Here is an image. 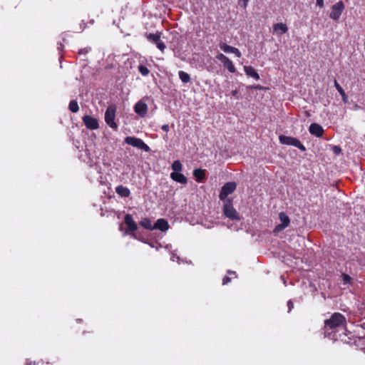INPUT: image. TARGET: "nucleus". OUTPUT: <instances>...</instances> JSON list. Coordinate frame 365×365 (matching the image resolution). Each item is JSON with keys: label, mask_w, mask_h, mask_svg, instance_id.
I'll use <instances>...</instances> for the list:
<instances>
[{"label": "nucleus", "mask_w": 365, "mask_h": 365, "mask_svg": "<svg viewBox=\"0 0 365 365\" xmlns=\"http://www.w3.org/2000/svg\"><path fill=\"white\" fill-rule=\"evenodd\" d=\"M346 324V318L341 313H334L331 315L330 319L325 321L326 331L328 329L334 330V329L341 326L344 327Z\"/></svg>", "instance_id": "nucleus-1"}, {"label": "nucleus", "mask_w": 365, "mask_h": 365, "mask_svg": "<svg viewBox=\"0 0 365 365\" xmlns=\"http://www.w3.org/2000/svg\"><path fill=\"white\" fill-rule=\"evenodd\" d=\"M280 143L283 145H292L302 151H305V146L296 138L281 135L279 137Z\"/></svg>", "instance_id": "nucleus-2"}, {"label": "nucleus", "mask_w": 365, "mask_h": 365, "mask_svg": "<svg viewBox=\"0 0 365 365\" xmlns=\"http://www.w3.org/2000/svg\"><path fill=\"white\" fill-rule=\"evenodd\" d=\"M224 215L232 220H240V217L236 210L234 208L232 202V200H226L224 202V207H223Z\"/></svg>", "instance_id": "nucleus-3"}, {"label": "nucleus", "mask_w": 365, "mask_h": 365, "mask_svg": "<svg viewBox=\"0 0 365 365\" xmlns=\"http://www.w3.org/2000/svg\"><path fill=\"white\" fill-rule=\"evenodd\" d=\"M116 108L115 106H109L105 113V121L113 129L117 130L118 125L115 122Z\"/></svg>", "instance_id": "nucleus-4"}, {"label": "nucleus", "mask_w": 365, "mask_h": 365, "mask_svg": "<svg viewBox=\"0 0 365 365\" xmlns=\"http://www.w3.org/2000/svg\"><path fill=\"white\" fill-rule=\"evenodd\" d=\"M125 143L132 145L135 148L141 149L145 152L150 151L149 146L145 144L140 138L133 137V136H128L125 138Z\"/></svg>", "instance_id": "nucleus-5"}, {"label": "nucleus", "mask_w": 365, "mask_h": 365, "mask_svg": "<svg viewBox=\"0 0 365 365\" xmlns=\"http://www.w3.org/2000/svg\"><path fill=\"white\" fill-rule=\"evenodd\" d=\"M237 184L235 182H226L221 188L219 198L224 202L226 200H229L227 196L232 194L236 189Z\"/></svg>", "instance_id": "nucleus-6"}, {"label": "nucleus", "mask_w": 365, "mask_h": 365, "mask_svg": "<svg viewBox=\"0 0 365 365\" xmlns=\"http://www.w3.org/2000/svg\"><path fill=\"white\" fill-rule=\"evenodd\" d=\"M345 8L342 1H339L332 5L331 11L329 14V18L334 21H338Z\"/></svg>", "instance_id": "nucleus-7"}, {"label": "nucleus", "mask_w": 365, "mask_h": 365, "mask_svg": "<svg viewBox=\"0 0 365 365\" xmlns=\"http://www.w3.org/2000/svg\"><path fill=\"white\" fill-rule=\"evenodd\" d=\"M279 219L281 221L279 225H277L274 229V232H279L287 227L290 223V219L289 216L284 212H281L279 214Z\"/></svg>", "instance_id": "nucleus-8"}, {"label": "nucleus", "mask_w": 365, "mask_h": 365, "mask_svg": "<svg viewBox=\"0 0 365 365\" xmlns=\"http://www.w3.org/2000/svg\"><path fill=\"white\" fill-rule=\"evenodd\" d=\"M216 58L220 61H221L224 67L226 68L230 73H235L236 71V68L232 61L225 55H224L223 53H218L216 56Z\"/></svg>", "instance_id": "nucleus-9"}, {"label": "nucleus", "mask_w": 365, "mask_h": 365, "mask_svg": "<svg viewBox=\"0 0 365 365\" xmlns=\"http://www.w3.org/2000/svg\"><path fill=\"white\" fill-rule=\"evenodd\" d=\"M144 99L145 98H143L138 101L133 107L135 113L141 118H144L147 115L148 109V105L144 101Z\"/></svg>", "instance_id": "nucleus-10"}, {"label": "nucleus", "mask_w": 365, "mask_h": 365, "mask_svg": "<svg viewBox=\"0 0 365 365\" xmlns=\"http://www.w3.org/2000/svg\"><path fill=\"white\" fill-rule=\"evenodd\" d=\"M147 38L153 43L155 44L159 50L162 52L164 51L166 46L160 39V34H149L147 35Z\"/></svg>", "instance_id": "nucleus-11"}, {"label": "nucleus", "mask_w": 365, "mask_h": 365, "mask_svg": "<svg viewBox=\"0 0 365 365\" xmlns=\"http://www.w3.org/2000/svg\"><path fill=\"white\" fill-rule=\"evenodd\" d=\"M82 120L86 127L90 130H96L99 127L98 120L91 115H84Z\"/></svg>", "instance_id": "nucleus-12"}, {"label": "nucleus", "mask_w": 365, "mask_h": 365, "mask_svg": "<svg viewBox=\"0 0 365 365\" xmlns=\"http://www.w3.org/2000/svg\"><path fill=\"white\" fill-rule=\"evenodd\" d=\"M309 131L312 135L321 138L324 134V130L319 124L313 123L309 125Z\"/></svg>", "instance_id": "nucleus-13"}, {"label": "nucleus", "mask_w": 365, "mask_h": 365, "mask_svg": "<svg viewBox=\"0 0 365 365\" xmlns=\"http://www.w3.org/2000/svg\"><path fill=\"white\" fill-rule=\"evenodd\" d=\"M124 222L128 227V230L126 231L127 233H129L130 232H133L138 230V225L133 220V217L130 215H125L124 217Z\"/></svg>", "instance_id": "nucleus-14"}, {"label": "nucleus", "mask_w": 365, "mask_h": 365, "mask_svg": "<svg viewBox=\"0 0 365 365\" xmlns=\"http://www.w3.org/2000/svg\"><path fill=\"white\" fill-rule=\"evenodd\" d=\"M169 227L168 221L163 218H160L153 225V230H159L162 232H165L169 229Z\"/></svg>", "instance_id": "nucleus-15"}, {"label": "nucleus", "mask_w": 365, "mask_h": 365, "mask_svg": "<svg viewBox=\"0 0 365 365\" xmlns=\"http://www.w3.org/2000/svg\"><path fill=\"white\" fill-rule=\"evenodd\" d=\"M273 31L274 34L282 35L287 32L288 27L285 24L277 23L273 25Z\"/></svg>", "instance_id": "nucleus-16"}, {"label": "nucleus", "mask_w": 365, "mask_h": 365, "mask_svg": "<svg viewBox=\"0 0 365 365\" xmlns=\"http://www.w3.org/2000/svg\"><path fill=\"white\" fill-rule=\"evenodd\" d=\"M115 192L122 197H128L130 195V190L123 185H118L115 187Z\"/></svg>", "instance_id": "nucleus-17"}, {"label": "nucleus", "mask_w": 365, "mask_h": 365, "mask_svg": "<svg viewBox=\"0 0 365 365\" xmlns=\"http://www.w3.org/2000/svg\"><path fill=\"white\" fill-rule=\"evenodd\" d=\"M170 178L174 181H176L181 184H185L187 182L186 177L183 174L180 173H171Z\"/></svg>", "instance_id": "nucleus-18"}, {"label": "nucleus", "mask_w": 365, "mask_h": 365, "mask_svg": "<svg viewBox=\"0 0 365 365\" xmlns=\"http://www.w3.org/2000/svg\"><path fill=\"white\" fill-rule=\"evenodd\" d=\"M244 71L247 76H250L255 80L259 79V75L252 66H244Z\"/></svg>", "instance_id": "nucleus-19"}, {"label": "nucleus", "mask_w": 365, "mask_h": 365, "mask_svg": "<svg viewBox=\"0 0 365 365\" xmlns=\"http://www.w3.org/2000/svg\"><path fill=\"white\" fill-rule=\"evenodd\" d=\"M140 226L148 230H153V225L149 218H143L139 222Z\"/></svg>", "instance_id": "nucleus-20"}, {"label": "nucleus", "mask_w": 365, "mask_h": 365, "mask_svg": "<svg viewBox=\"0 0 365 365\" xmlns=\"http://www.w3.org/2000/svg\"><path fill=\"white\" fill-rule=\"evenodd\" d=\"M334 86L341 95L342 100L344 103H346L348 101V97L344 91V89L341 88V86L339 84L336 80L334 81Z\"/></svg>", "instance_id": "nucleus-21"}, {"label": "nucleus", "mask_w": 365, "mask_h": 365, "mask_svg": "<svg viewBox=\"0 0 365 365\" xmlns=\"http://www.w3.org/2000/svg\"><path fill=\"white\" fill-rule=\"evenodd\" d=\"M193 175L195 177L198 182H202L205 178V172L202 169L194 170Z\"/></svg>", "instance_id": "nucleus-22"}, {"label": "nucleus", "mask_w": 365, "mask_h": 365, "mask_svg": "<svg viewBox=\"0 0 365 365\" xmlns=\"http://www.w3.org/2000/svg\"><path fill=\"white\" fill-rule=\"evenodd\" d=\"M178 76H179V78L181 80V81L184 83H187L190 81V75L183 71H180L178 72Z\"/></svg>", "instance_id": "nucleus-23"}, {"label": "nucleus", "mask_w": 365, "mask_h": 365, "mask_svg": "<svg viewBox=\"0 0 365 365\" xmlns=\"http://www.w3.org/2000/svg\"><path fill=\"white\" fill-rule=\"evenodd\" d=\"M68 108L72 113H77L79 110L78 104L77 101L72 100L70 101Z\"/></svg>", "instance_id": "nucleus-24"}, {"label": "nucleus", "mask_w": 365, "mask_h": 365, "mask_svg": "<svg viewBox=\"0 0 365 365\" xmlns=\"http://www.w3.org/2000/svg\"><path fill=\"white\" fill-rule=\"evenodd\" d=\"M172 169L174 170L173 173H180L182 170V165L180 160H175L172 164Z\"/></svg>", "instance_id": "nucleus-25"}, {"label": "nucleus", "mask_w": 365, "mask_h": 365, "mask_svg": "<svg viewBox=\"0 0 365 365\" xmlns=\"http://www.w3.org/2000/svg\"><path fill=\"white\" fill-rule=\"evenodd\" d=\"M220 48L221 50H222L225 53H232L235 47H232L230 45H227L225 43L220 44Z\"/></svg>", "instance_id": "nucleus-26"}, {"label": "nucleus", "mask_w": 365, "mask_h": 365, "mask_svg": "<svg viewBox=\"0 0 365 365\" xmlns=\"http://www.w3.org/2000/svg\"><path fill=\"white\" fill-rule=\"evenodd\" d=\"M138 71L141 73V75L143 76H147L150 73L149 69L145 66L142 65V64H140L138 66Z\"/></svg>", "instance_id": "nucleus-27"}, {"label": "nucleus", "mask_w": 365, "mask_h": 365, "mask_svg": "<svg viewBox=\"0 0 365 365\" xmlns=\"http://www.w3.org/2000/svg\"><path fill=\"white\" fill-rule=\"evenodd\" d=\"M91 50V47H86V48H81L78 51V53L80 55L81 54H86L88 53Z\"/></svg>", "instance_id": "nucleus-28"}, {"label": "nucleus", "mask_w": 365, "mask_h": 365, "mask_svg": "<svg viewBox=\"0 0 365 365\" xmlns=\"http://www.w3.org/2000/svg\"><path fill=\"white\" fill-rule=\"evenodd\" d=\"M332 150H333L334 154L339 155L341 152V148L339 146H338V145H334L332 148Z\"/></svg>", "instance_id": "nucleus-29"}, {"label": "nucleus", "mask_w": 365, "mask_h": 365, "mask_svg": "<svg viewBox=\"0 0 365 365\" xmlns=\"http://www.w3.org/2000/svg\"><path fill=\"white\" fill-rule=\"evenodd\" d=\"M342 277L344 284L350 283L351 278L349 275L344 274Z\"/></svg>", "instance_id": "nucleus-30"}, {"label": "nucleus", "mask_w": 365, "mask_h": 365, "mask_svg": "<svg viewBox=\"0 0 365 365\" xmlns=\"http://www.w3.org/2000/svg\"><path fill=\"white\" fill-rule=\"evenodd\" d=\"M232 53H234L237 57L238 58H240L242 54H241V52L240 51V50L237 48H235L234 51H232Z\"/></svg>", "instance_id": "nucleus-31"}, {"label": "nucleus", "mask_w": 365, "mask_h": 365, "mask_svg": "<svg viewBox=\"0 0 365 365\" xmlns=\"http://www.w3.org/2000/svg\"><path fill=\"white\" fill-rule=\"evenodd\" d=\"M287 307H288V312H290L291 310L293 309L294 307V304H293V302L291 301V300H289L287 302Z\"/></svg>", "instance_id": "nucleus-32"}, {"label": "nucleus", "mask_w": 365, "mask_h": 365, "mask_svg": "<svg viewBox=\"0 0 365 365\" xmlns=\"http://www.w3.org/2000/svg\"><path fill=\"white\" fill-rule=\"evenodd\" d=\"M230 282V278L229 277L225 276L222 279V284H226L227 283Z\"/></svg>", "instance_id": "nucleus-33"}, {"label": "nucleus", "mask_w": 365, "mask_h": 365, "mask_svg": "<svg viewBox=\"0 0 365 365\" xmlns=\"http://www.w3.org/2000/svg\"><path fill=\"white\" fill-rule=\"evenodd\" d=\"M171 260L172 261H175V260L178 261V260H180V257L176 255L175 254H173L172 257H171Z\"/></svg>", "instance_id": "nucleus-34"}, {"label": "nucleus", "mask_w": 365, "mask_h": 365, "mask_svg": "<svg viewBox=\"0 0 365 365\" xmlns=\"http://www.w3.org/2000/svg\"><path fill=\"white\" fill-rule=\"evenodd\" d=\"M162 130L165 132L169 131V125L168 124H165L161 127Z\"/></svg>", "instance_id": "nucleus-35"}, {"label": "nucleus", "mask_w": 365, "mask_h": 365, "mask_svg": "<svg viewBox=\"0 0 365 365\" xmlns=\"http://www.w3.org/2000/svg\"><path fill=\"white\" fill-rule=\"evenodd\" d=\"M317 5L321 8L323 7L324 6V0H317Z\"/></svg>", "instance_id": "nucleus-36"}, {"label": "nucleus", "mask_w": 365, "mask_h": 365, "mask_svg": "<svg viewBox=\"0 0 365 365\" xmlns=\"http://www.w3.org/2000/svg\"><path fill=\"white\" fill-rule=\"evenodd\" d=\"M255 89H257V90H262L263 89V87L260 85H257L254 87Z\"/></svg>", "instance_id": "nucleus-37"}, {"label": "nucleus", "mask_w": 365, "mask_h": 365, "mask_svg": "<svg viewBox=\"0 0 365 365\" xmlns=\"http://www.w3.org/2000/svg\"><path fill=\"white\" fill-rule=\"evenodd\" d=\"M237 93H238L237 90H234V91H232V96H236Z\"/></svg>", "instance_id": "nucleus-38"}, {"label": "nucleus", "mask_w": 365, "mask_h": 365, "mask_svg": "<svg viewBox=\"0 0 365 365\" xmlns=\"http://www.w3.org/2000/svg\"><path fill=\"white\" fill-rule=\"evenodd\" d=\"M63 46L61 43H60L59 46H58V49L59 51H61L63 49Z\"/></svg>", "instance_id": "nucleus-39"}, {"label": "nucleus", "mask_w": 365, "mask_h": 365, "mask_svg": "<svg viewBox=\"0 0 365 365\" xmlns=\"http://www.w3.org/2000/svg\"><path fill=\"white\" fill-rule=\"evenodd\" d=\"M243 1H244V6L246 7L249 0H243Z\"/></svg>", "instance_id": "nucleus-40"}, {"label": "nucleus", "mask_w": 365, "mask_h": 365, "mask_svg": "<svg viewBox=\"0 0 365 365\" xmlns=\"http://www.w3.org/2000/svg\"><path fill=\"white\" fill-rule=\"evenodd\" d=\"M282 279L283 280L284 284L286 285V281L283 276L281 277Z\"/></svg>", "instance_id": "nucleus-41"}, {"label": "nucleus", "mask_w": 365, "mask_h": 365, "mask_svg": "<svg viewBox=\"0 0 365 365\" xmlns=\"http://www.w3.org/2000/svg\"><path fill=\"white\" fill-rule=\"evenodd\" d=\"M31 364H32L31 361H26V365H31Z\"/></svg>", "instance_id": "nucleus-42"}, {"label": "nucleus", "mask_w": 365, "mask_h": 365, "mask_svg": "<svg viewBox=\"0 0 365 365\" xmlns=\"http://www.w3.org/2000/svg\"><path fill=\"white\" fill-rule=\"evenodd\" d=\"M132 236H133V237L136 238V239L138 238V237H137V236H136V235H135V234H134V233H133V234H132Z\"/></svg>", "instance_id": "nucleus-43"}, {"label": "nucleus", "mask_w": 365, "mask_h": 365, "mask_svg": "<svg viewBox=\"0 0 365 365\" xmlns=\"http://www.w3.org/2000/svg\"><path fill=\"white\" fill-rule=\"evenodd\" d=\"M228 273H229V274H234V273H235V272H232V271L229 270V271H228Z\"/></svg>", "instance_id": "nucleus-44"}]
</instances>
